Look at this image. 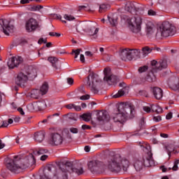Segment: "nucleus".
<instances>
[{
  "mask_svg": "<svg viewBox=\"0 0 179 179\" xmlns=\"http://www.w3.org/2000/svg\"><path fill=\"white\" fill-rule=\"evenodd\" d=\"M71 170H72V162H58L57 169L55 166L49 164L44 168L43 173L34 177L35 179H50V176L55 171L52 179H68Z\"/></svg>",
  "mask_w": 179,
  "mask_h": 179,
  "instance_id": "1",
  "label": "nucleus"
},
{
  "mask_svg": "<svg viewBox=\"0 0 179 179\" xmlns=\"http://www.w3.org/2000/svg\"><path fill=\"white\" fill-rule=\"evenodd\" d=\"M6 166L11 173L17 174L20 170L31 167L36 164V159L33 154L29 155H16L13 158H6Z\"/></svg>",
  "mask_w": 179,
  "mask_h": 179,
  "instance_id": "2",
  "label": "nucleus"
},
{
  "mask_svg": "<svg viewBox=\"0 0 179 179\" xmlns=\"http://www.w3.org/2000/svg\"><path fill=\"white\" fill-rule=\"evenodd\" d=\"M135 117V106L132 103L122 102L118 105L117 113H114L113 120L115 122H125L127 118Z\"/></svg>",
  "mask_w": 179,
  "mask_h": 179,
  "instance_id": "3",
  "label": "nucleus"
},
{
  "mask_svg": "<svg viewBox=\"0 0 179 179\" xmlns=\"http://www.w3.org/2000/svg\"><path fill=\"white\" fill-rule=\"evenodd\" d=\"M129 164V161L127 158L118 154L108 157L106 162V167L112 173H120L122 170L128 171Z\"/></svg>",
  "mask_w": 179,
  "mask_h": 179,
  "instance_id": "4",
  "label": "nucleus"
},
{
  "mask_svg": "<svg viewBox=\"0 0 179 179\" xmlns=\"http://www.w3.org/2000/svg\"><path fill=\"white\" fill-rule=\"evenodd\" d=\"M176 27L171 23L165 21L157 28L155 36L157 38L163 40V38L173 36Z\"/></svg>",
  "mask_w": 179,
  "mask_h": 179,
  "instance_id": "5",
  "label": "nucleus"
},
{
  "mask_svg": "<svg viewBox=\"0 0 179 179\" xmlns=\"http://www.w3.org/2000/svg\"><path fill=\"white\" fill-rule=\"evenodd\" d=\"M25 74L23 72L20 73L15 79V83L17 86H23L29 79H34L37 76V70L30 66L28 68Z\"/></svg>",
  "mask_w": 179,
  "mask_h": 179,
  "instance_id": "6",
  "label": "nucleus"
},
{
  "mask_svg": "<svg viewBox=\"0 0 179 179\" xmlns=\"http://www.w3.org/2000/svg\"><path fill=\"white\" fill-rule=\"evenodd\" d=\"M127 23L132 33L141 34V30H142V17L136 16L129 18L127 19Z\"/></svg>",
  "mask_w": 179,
  "mask_h": 179,
  "instance_id": "7",
  "label": "nucleus"
},
{
  "mask_svg": "<svg viewBox=\"0 0 179 179\" xmlns=\"http://www.w3.org/2000/svg\"><path fill=\"white\" fill-rule=\"evenodd\" d=\"M143 150L145 152V155L143 157V162L145 167H152V166H155V160H153V154H152L150 145L143 144Z\"/></svg>",
  "mask_w": 179,
  "mask_h": 179,
  "instance_id": "8",
  "label": "nucleus"
},
{
  "mask_svg": "<svg viewBox=\"0 0 179 179\" xmlns=\"http://www.w3.org/2000/svg\"><path fill=\"white\" fill-rule=\"evenodd\" d=\"M141 50L138 49H123L120 52V58L122 61H132L135 57H138Z\"/></svg>",
  "mask_w": 179,
  "mask_h": 179,
  "instance_id": "9",
  "label": "nucleus"
},
{
  "mask_svg": "<svg viewBox=\"0 0 179 179\" xmlns=\"http://www.w3.org/2000/svg\"><path fill=\"white\" fill-rule=\"evenodd\" d=\"M87 80V85L91 92L94 94H97V93H99V88H97V86H99V84L100 83V80L96 77V75L92 74L91 76V79L90 77H88Z\"/></svg>",
  "mask_w": 179,
  "mask_h": 179,
  "instance_id": "10",
  "label": "nucleus"
},
{
  "mask_svg": "<svg viewBox=\"0 0 179 179\" xmlns=\"http://www.w3.org/2000/svg\"><path fill=\"white\" fill-rule=\"evenodd\" d=\"M89 170L92 173H100V171H104V165L103 162L99 160H92L88 163Z\"/></svg>",
  "mask_w": 179,
  "mask_h": 179,
  "instance_id": "11",
  "label": "nucleus"
},
{
  "mask_svg": "<svg viewBox=\"0 0 179 179\" xmlns=\"http://www.w3.org/2000/svg\"><path fill=\"white\" fill-rule=\"evenodd\" d=\"M0 25L1 26V31L6 36H9L10 33H13V30H15V26L10 24V21L6 19L0 20Z\"/></svg>",
  "mask_w": 179,
  "mask_h": 179,
  "instance_id": "12",
  "label": "nucleus"
},
{
  "mask_svg": "<svg viewBox=\"0 0 179 179\" xmlns=\"http://www.w3.org/2000/svg\"><path fill=\"white\" fill-rule=\"evenodd\" d=\"M103 80L107 82L108 85H113L114 83H117V82H118V78L111 73V69L110 68H105L103 70Z\"/></svg>",
  "mask_w": 179,
  "mask_h": 179,
  "instance_id": "13",
  "label": "nucleus"
},
{
  "mask_svg": "<svg viewBox=\"0 0 179 179\" xmlns=\"http://www.w3.org/2000/svg\"><path fill=\"white\" fill-rule=\"evenodd\" d=\"M64 142V137L58 133H53L50 136L49 143L52 146H61Z\"/></svg>",
  "mask_w": 179,
  "mask_h": 179,
  "instance_id": "14",
  "label": "nucleus"
},
{
  "mask_svg": "<svg viewBox=\"0 0 179 179\" xmlns=\"http://www.w3.org/2000/svg\"><path fill=\"white\" fill-rule=\"evenodd\" d=\"M25 29L28 33L36 31L38 29V22L34 18H30L26 22Z\"/></svg>",
  "mask_w": 179,
  "mask_h": 179,
  "instance_id": "15",
  "label": "nucleus"
},
{
  "mask_svg": "<svg viewBox=\"0 0 179 179\" xmlns=\"http://www.w3.org/2000/svg\"><path fill=\"white\" fill-rule=\"evenodd\" d=\"M46 107L47 103H45V101L34 102L32 104L28 106V108L29 110H31V111H40L44 110Z\"/></svg>",
  "mask_w": 179,
  "mask_h": 179,
  "instance_id": "16",
  "label": "nucleus"
},
{
  "mask_svg": "<svg viewBox=\"0 0 179 179\" xmlns=\"http://www.w3.org/2000/svg\"><path fill=\"white\" fill-rule=\"evenodd\" d=\"M23 62V58L20 56L13 57L9 59L8 62V66L10 69H13V68H16L20 65V63Z\"/></svg>",
  "mask_w": 179,
  "mask_h": 179,
  "instance_id": "17",
  "label": "nucleus"
},
{
  "mask_svg": "<svg viewBox=\"0 0 179 179\" xmlns=\"http://www.w3.org/2000/svg\"><path fill=\"white\" fill-rule=\"evenodd\" d=\"M96 120L99 122H108V121H110V115H108V111H99L96 114Z\"/></svg>",
  "mask_w": 179,
  "mask_h": 179,
  "instance_id": "18",
  "label": "nucleus"
},
{
  "mask_svg": "<svg viewBox=\"0 0 179 179\" xmlns=\"http://www.w3.org/2000/svg\"><path fill=\"white\" fill-rule=\"evenodd\" d=\"M99 28L96 27L95 23L90 22V25L87 28L86 33L89 34V36H92L94 38H97V34L99 33Z\"/></svg>",
  "mask_w": 179,
  "mask_h": 179,
  "instance_id": "19",
  "label": "nucleus"
},
{
  "mask_svg": "<svg viewBox=\"0 0 179 179\" xmlns=\"http://www.w3.org/2000/svg\"><path fill=\"white\" fill-rule=\"evenodd\" d=\"M155 24L152 22H148L146 23L145 27V33L148 37H152L153 34H155Z\"/></svg>",
  "mask_w": 179,
  "mask_h": 179,
  "instance_id": "20",
  "label": "nucleus"
},
{
  "mask_svg": "<svg viewBox=\"0 0 179 179\" xmlns=\"http://www.w3.org/2000/svg\"><path fill=\"white\" fill-rule=\"evenodd\" d=\"M44 138H45V131H37L34 135V141H36V142H38L39 143L44 141Z\"/></svg>",
  "mask_w": 179,
  "mask_h": 179,
  "instance_id": "21",
  "label": "nucleus"
},
{
  "mask_svg": "<svg viewBox=\"0 0 179 179\" xmlns=\"http://www.w3.org/2000/svg\"><path fill=\"white\" fill-rule=\"evenodd\" d=\"M152 93L157 100H160L163 97V90L157 87L152 89Z\"/></svg>",
  "mask_w": 179,
  "mask_h": 179,
  "instance_id": "22",
  "label": "nucleus"
},
{
  "mask_svg": "<svg viewBox=\"0 0 179 179\" xmlns=\"http://www.w3.org/2000/svg\"><path fill=\"white\" fill-rule=\"evenodd\" d=\"M89 26H90V22H83L77 25L76 31L78 33H80V31H86Z\"/></svg>",
  "mask_w": 179,
  "mask_h": 179,
  "instance_id": "23",
  "label": "nucleus"
},
{
  "mask_svg": "<svg viewBox=\"0 0 179 179\" xmlns=\"http://www.w3.org/2000/svg\"><path fill=\"white\" fill-rule=\"evenodd\" d=\"M71 173H75L76 174H77V176H80L84 173L83 167L80 166H73L71 163V170L70 171V174Z\"/></svg>",
  "mask_w": 179,
  "mask_h": 179,
  "instance_id": "24",
  "label": "nucleus"
},
{
  "mask_svg": "<svg viewBox=\"0 0 179 179\" xmlns=\"http://www.w3.org/2000/svg\"><path fill=\"white\" fill-rule=\"evenodd\" d=\"M128 88L124 87L118 91L116 94H113L112 97L113 99H119V97H122V96H125L128 93Z\"/></svg>",
  "mask_w": 179,
  "mask_h": 179,
  "instance_id": "25",
  "label": "nucleus"
},
{
  "mask_svg": "<svg viewBox=\"0 0 179 179\" xmlns=\"http://www.w3.org/2000/svg\"><path fill=\"white\" fill-rule=\"evenodd\" d=\"M133 166L136 171H141L143 169V162L138 159H134Z\"/></svg>",
  "mask_w": 179,
  "mask_h": 179,
  "instance_id": "26",
  "label": "nucleus"
},
{
  "mask_svg": "<svg viewBox=\"0 0 179 179\" xmlns=\"http://www.w3.org/2000/svg\"><path fill=\"white\" fill-rule=\"evenodd\" d=\"M165 150H166L169 157H171V152L176 151V146L174 144H167L164 146Z\"/></svg>",
  "mask_w": 179,
  "mask_h": 179,
  "instance_id": "27",
  "label": "nucleus"
},
{
  "mask_svg": "<svg viewBox=\"0 0 179 179\" xmlns=\"http://www.w3.org/2000/svg\"><path fill=\"white\" fill-rule=\"evenodd\" d=\"M124 9L127 12L132 13V12L136 9V7H135V4H134V3L127 2L125 5Z\"/></svg>",
  "mask_w": 179,
  "mask_h": 179,
  "instance_id": "28",
  "label": "nucleus"
},
{
  "mask_svg": "<svg viewBox=\"0 0 179 179\" xmlns=\"http://www.w3.org/2000/svg\"><path fill=\"white\" fill-rule=\"evenodd\" d=\"M48 61L52 64V66L55 69H58V58L55 57H49Z\"/></svg>",
  "mask_w": 179,
  "mask_h": 179,
  "instance_id": "29",
  "label": "nucleus"
},
{
  "mask_svg": "<svg viewBox=\"0 0 179 179\" xmlns=\"http://www.w3.org/2000/svg\"><path fill=\"white\" fill-rule=\"evenodd\" d=\"M48 153V150L44 148H38V150L34 151V155L35 156H43V155H47Z\"/></svg>",
  "mask_w": 179,
  "mask_h": 179,
  "instance_id": "30",
  "label": "nucleus"
},
{
  "mask_svg": "<svg viewBox=\"0 0 179 179\" xmlns=\"http://www.w3.org/2000/svg\"><path fill=\"white\" fill-rule=\"evenodd\" d=\"M151 110L153 113H157V114L163 113V109L157 104L151 105Z\"/></svg>",
  "mask_w": 179,
  "mask_h": 179,
  "instance_id": "31",
  "label": "nucleus"
},
{
  "mask_svg": "<svg viewBox=\"0 0 179 179\" xmlns=\"http://www.w3.org/2000/svg\"><path fill=\"white\" fill-rule=\"evenodd\" d=\"M108 21L110 23L111 26H117L118 22V17L115 15H112L111 17H108Z\"/></svg>",
  "mask_w": 179,
  "mask_h": 179,
  "instance_id": "32",
  "label": "nucleus"
},
{
  "mask_svg": "<svg viewBox=\"0 0 179 179\" xmlns=\"http://www.w3.org/2000/svg\"><path fill=\"white\" fill-rule=\"evenodd\" d=\"M30 96L32 99H38L40 97V96H42V95L40 90H33L32 91H31Z\"/></svg>",
  "mask_w": 179,
  "mask_h": 179,
  "instance_id": "33",
  "label": "nucleus"
},
{
  "mask_svg": "<svg viewBox=\"0 0 179 179\" xmlns=\"http://www.w3.org/2000/svg\"><path fill=\"white\" fill-rule=\"evenodd\" d=\"M41 92V94L43 96L44 94H46L47 92H48V83H45L39 90Z\"/></svg>",
  "mask_w": 179,
  "mask_h": 179,
  "instance_id": "34",
  "label": "nucleus"
},
{
  "mask_svg": "<svg viewBox=\"0 0 179 179\" xmlns=\"http://www.w3.org/2000/svg\"><path fill=\"white\" fill-rule=\"evenodd\" d=\"M152 50L153 49L149 48V46H145L142 48V54L143 57H146L149 55V54H150V52H152Z\"/></svg>",
  "mask_w": 179,
  "mask_h": 179,
  "instance_id": "35",
  "label": "nucleus"
},
{
  "mask_svg": "<svg viewBox=\"0 0 179 179\" xmlns=\"http://www.w3.org/2000/svg\"><path fill=\"white\" fill-rule=\"evenodd\" d=\"M85 122H89L92 120V113H84L80 116Z\"/></svg>",
  "mask_w": 179,
  "mask_h": 179,
  "instance_id": "36",
  "label": "nucleus"
},
{
  "mask_svg": "<svg viewBox=\"0 0 179 179\" xmlns=\"http://www.w3.org/2000/svg\"><path fill=\"white\" fill-rule=\"evenodd\" d=\"M167 68V61L161 60L159 62L158 70L162 71V69H166Z\"/></svg>",
  "mask_w": 179,
  "mask_h": 179,
  "instance_id": "37",
  "label": "nucleus"
},
{
  "mask_svg": "<svg viewBox=\"0 0 179 179\" xmlns=\"http://www.w3.org/2000/svg\"><path fill=\"white\" fill-rule=\"evenodd\" d=\"M147 82H156V76L155 75V73H151L148 76Z\"/></svg>",
  "mask_w": 179,
  "mask_h": 179,
  "instance_id": "38",
  "label": "nucleus"
},
{
  "mask_svg": "<svg viewBox=\"0 0 179 179\" xmlns=\"http://www.w3.org/2000/svg\"><path fill=\"white\" fill-rule=\"evenodd\" d=\"M64 19L68 20L69 22H72L73 20H76V18L73 17V15L66 14L64 15Z\"/></svg>",
  "mask_w": 179,
  "mask_h": 179,
  "instance_id": "39",
  "label": "nucleus"
},
{
  "mask_svg": "<svg viewBox=\"0 0 179 179\" xmlns=\"http://www.w3.org/2000/svg\"><path fill=\"white\" fill-rule=\"evenodd\" d=\"M108 8H110L109 5L101 4L99 6V12L101 13V12H104V10H106V9H108Z\"/></svg>",
  "mask_w": 179,
  "mask_h": 179,
  "instance_id": "40",
  "label": "nucleus"
},
{
  "mask_svg": "<svg viewBox=\"0 0 179 179\" xmlns=\"http://www.w3.org/2000/svg\"><path fill=\"white\" fill-rule=\"evenodd\" d=\"M178 164H179V160L176 159L173 163V166L172 167L173 171H177V170H178Z\"/></svg>",
  "mask_w": 179,
  "mask_h": 179,
  "instance_id": "41",
  "label": "nucleus"
},
{
  "mask_svg": "<svg viewBox=\"0 0 179 179\" xmlns=\"http://www.w3.org/2000/svg\"><path fill=\"white\" fill-rule=\"evenodd\" d=\"M82 51V49H77V50H73L71 54H74L75 57L74 58L76 59L78 58V55L80 54V52Z\"/></svg>",
  "mask_w": 179,
  "mask_h": 179,
  "instance_id": "42",
  "label": "nucleus"
},
{
  "mask_svg": "<svg viewBox=\"0 0 179 179\" xmlns=\"http://www.w3.org/2000/svg\"><path fill=\"white\" fill-rule=\"evenodd\" d=\"M147 70H148V66H143L138 69V72H139V73H143V72H146Z\"/></svg>",
  "mask_w": 179,
  "mask_h": 179,
  "instance_id": "43",
  "label": "nucleus"
},
{
  "mask_svg": "<svg viewBox=\"0 0 179 179\" xmlns=\"http://www.w3.org/2000/svg\"><path fill=\"white\" fill-rule=\"evenodd\" d=\"M148 16H156V15H157V13H156V11H155L152 9H150L148 11Z\"/></svg>",
  "mask_w": 179,
  "mask_h": 179,
  "instance_id": "44",
  "label": "nucleus"
},
{
  "mask_svg": "<svg viewBox=\"0 0 179 179\" xmlns=\"http://www.w3.org/2000/svg\"><path fill=\"white\" fill-rule=\"evenodd\" d=\"M40 9H43V6H34L32 7V10H34V12L37 11V10H40Z\"/></svg>",
  "mask_w": 179,
  "mask_h": 179,
  "instance_id": "45",
  "label": "nucleus"
},
{
  "mask_svg": "<svg viewBox=\"0 0 179 179\" xmlns=\"http://www.w3.org/2000/svg\"><path fill=\"white\" fill-rule=\"evenodd\" d=\"M69 120H73L74 121H76V119L75 118V114L73 113H69L66 115Z\"/></svg>",
  "mask_w": 179,
  "mask_h": 179,
  "instance_id": "46",
  "label": "nucleus"
},
{
  "mask_svg": "<svg viewBox=\"0 0 179 179\" xmlns=\"http://www.w3.org/2000/svg\"><path fill=\"white\" fill-rule=\"evenodd\" d=\"M89 99H90V95L89 94L83 95L80 97V100H89Z\"/></svg>",
  "mask_w": 179,
  "mask_h": 179,
  "instance_id": "47",
  "label": "nucleus"
},
{
  "mask_svg": "<svg viewBox=\"0 0 179 179\" xmlns=\"http://www.w3.org/2000/svg\"><path fill=\"white\" fill-rule=\"evenodd\" d=\"M143 110L145 111V113H150V111H152V106H143Z\"/></svg>",
  "mask_w": 179,
  "mask_h": 179,
  "instance_id": "48",
  "label": "nucleus"
},
{
  "mask_svg": "<svg viewBox=\"0 0 179 179\" xmlns=\"http://www.w3.org/2000/svg\"><path fill=\"white\" fill-rule=\"evenodd\" d=\"M151 65L152 66H156L157 69H159V62H157V61H156V60H152L151 62Z\"/></svg>",
  "mask_w": 179,
  "mask_h": 179,
  "instance_id": "49",
  "label": "nucleus"
},
{
  "mask_svg": "<svg viewBox=\"0 0 179 179\" xmlns=\"http://www.w3.org/2000/svg\"><path fill=\"white\" fill-rule=\"evenodd\" d=\"M48 159V155L47 154H44L43 155H42L40 158V159L42 161V162H45L46 159Z\"/></svg>",
  "mask_w": 179,
  "mask_h": 179,
  "instance_id": "50",
  "label": "nucleus"
},
{
  "mask_svg": "<svg viewBox=\"0 0 179 179\" xmlns=\"http://www.w3.org/2000/svg\"><path fill=\"white\" fill-rule=\"evenodd\" d=\"M73 107H75V104H73V103H69V104L65 106V108H68V110H72V108H73Z\"/></svg>",
  "mask_w": 179,
  "mask_h": 179,
  "instance_id": "51",
  "label": "nucleus"
},
{
  "mask_svg": "<svg viewBox=\"0 0 179 179\" xmlns=\"http://www.w3.org/2000/svg\"><path fill=\"white\" fill-rule=\"evenodd\" d=\"M146 80H148V78H139L138 80V82L139 85H142V84L145 83V82H146Z\"/></svg>",
  "mask_w": 179,
  "mask_h": 179,
  "instance_id": "52",
  "label": "nucleus"
},
{
  "mask_svg": "<svg viewBox=\"0 0 179 179\" xmlns=\"http://www.w3.org/2000/svg\"><path fill=\"white\" fill-rule=\"evenodd\" d=\"M162 120V117L160 116H155L153 117V120L155 122H160V120Z\"/></svg>",
  "mask_w": 179,
  "mask_h": 179,
  "instance_id": "53",
  "label": "nucleus"
},
{
  "mask_svg": "<svg viewBox=\"0 0 179 179\" xmlns=\"http://www.w3.org/2000/svg\"><path fill=\"white\" fill-rule=\"evenodd\" d=\"M53 17L55 19H57L58 20H61L62 19V16H61L59 14H54Z\"/></svg>",
  "mask_w": 179,
  "mask_h": 179,
  "instance_id": "54",
  "label": "nucleus"
},
{
  "mask_svg": "<svg viewBox=\"0 0 179 179\" xmlns=\"http://www.w3.org/2000/svg\"><path fill=\"white\" fill-rule=\"evenodd\" d=\"M9 125V123L8 122V121L4 120L3 121V124L1 126V128H6V127H8Z\"/></svg>",
  "mask_w": 179,
  "mask_h": 179,
  "instance_id": "55",
  "label": "nucleus"
},
{
  "mask_svg": "<svg viewBox=\"0 0 179 179\" xmlns=\"http://www.w3.org/2000/svg\"><path fill=\"white\" fill-rule=\"evenodd\" d=\"M166 120H171L173 118V113H169L166 116Z\"/></svg>",
  "mask_w": 179,
  "mask_h": 179,
  "instance_id": "56",
  "label": "nucleus"
},
{
  "mask_svg": "<svg viewBox=\"0 0 179 179\" xmlns=\"http://www.w3.org/2000/svg\"><path fill=\"white\" fill-rule=\"evenodd\" d=\"M73 108L76 111H80L82 110V108L80 107V106H76L75 104H74Z\"/></svg>",
  "mask_w": 179,
  "mask_h": 179,
  "instance_id": "57",
  "label": "nucleus"
},
{
  "mask_svg": "<svg viewBox=\"0 0 179 179\" xmlns=\"http://www.w3.org/2000/svg\"><path fill=\"white\" fill-rule=\"evenodd\" d=\"M38 44H43V43H44L45 44L47 43V40H44V38H41L38 41Z\"/></svg>",
  "mask_w": 179,
  "mask_h": 179,
  "instance_id": "58",
  "label": "nucleus"
},
{
  "mask_svg": "<svg viewBox=\"0 0 179 179\" xmlns=\"http://www.w3.org/2000/svg\"><path fill=\"white\" fill-rule=\"evenodd\" d=\"M67 83L69 85H73V78H67Z\"/></svg>",
  "mask_w": 179,
  "mask_h": 179,
  "instance_id": "59",
  "label": "nucleus"
},
{
  "mask_svg": "<svg viewBox=\"0 0 179 179\" xmlns=\"http://www.w3.org/2000/svg\"><path fill=\"white\" fill-rule=\"evenodd\" d=\"M70 131L72 134H78V130L76 128H71Z\"/></svg>",
  "mask_w": 179,
  "mask_h": 179,
  "instance_id": "60",
  "label": "nucleus"
},
{
  "mask_svg": "<svg viewBox=\"0 0 179 179\" xmlns=\"http://www.w3.org/2000/svg\"><path fill=\"white\" fill-rule=\"evenodd\" d=\"M17 111L20 112V113L21 114V115H24V111L23 110V108H17Z\"/></svg>",
  "mask_w": 179,
  "mask_h": 179,
  "instance_id": "61",
  "label": "nucleus"
},
{
  "mask_svg": "<svg viewBox=\"0 0 179 179\" xmlns=\"http://www.w3.org/2000/svg\"><path fill=\"white\" fill-rule=\"evenodd\" d=\"M90 126L87 125V124H83L82 126V129H90Z\"/></svg>",
  "mask_w": 179,
  "mask_h": 179,
  "instance_id": "62",
  "label": "nucleus"
},
{
  "mask_svg": "<svg viewBox=\"0 0 179 179\" xmlns=\"http://www.w3.org/2000/svg\"><path fill=\"white\" fill-rule=\"evenodd\" d=\"M85 55H87V57H93V53H92V52H90V51H87V52H85Z\"/></svg>",
  "mask_w": 179,
  "mask_h": 179,
  "instance_id": "63",
  "label": "nucleus"
},
{
  "mask_svg": "<svg viewBox=\"0 0 179 179\" xmlns=\"http://www.w3.org/2000/svg\"><path fill=\"white\" fill-rule=\"evenodd\" d=\"M80 60L81 61V62H82L83 64L85 63V55H80Z\"/></svg>",
  "mask_w": 179,
  "mask_h": 179,
  "instance_id": "64",
  "label": "nucleus"
}]
</instances>
